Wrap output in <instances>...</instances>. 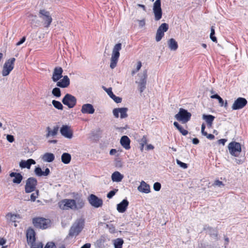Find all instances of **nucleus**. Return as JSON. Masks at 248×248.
<instances>
[{
	"instance_id": "obj_1",
	"label": "nucleus",
	"mask_w": 248,
	"mask_h": 248,
	"mask_svg": "<svg viewBox=\"0 0 248 248\" xmlns=\"http://www.w3.org/2000/svg\"><path fill=\"white\" fill-rule=\"evenodd\" d=\"M84 225V219H79L77 220L70 229L68 234L69 236L70 237H73L78 235L83 229Z\"/></svg>"
},
{
	"instance_id": "obj_2",
	"label": "nucleus",
	"mask_w": 248,
	"mask_h": 248,
	"mask_svg": "<svg viewBox=\"0 0 248 248\" xmlns=\"http://www.w3.org/2000/svg\"><path fill=\"white\" fill-rule=\"evenodd\" d=\"M121 48V43H118L116 44L113 48L110 63V67L111 69H114L117 65L118 59L120 57L119 51Z\"/></svg>"
},
{
	"instance_id": "obj_3",
	"label": "nucleus",
	"mask_w": 248,
	"mask_h": 248,
	"mask_svg": "<svg viewBox=\"0 0 248 248\" xmlns=\"http://www.w3.org/2000/svg\"><path fill=\"white\" fill-rule=\"evenodd\" d=\"M38 16L42 20L44 27L48 28L52 21L50 12L44 9H40Z\"/></svg>"
},
{
	"instance_id": "obj_4",
	"label": "nucleus",
	"mask_w": 248,
	"mask_h": 248,
	"mask_svg": "<svg viewBox=\"0 0 248 248\" xmlns=\"http://www.w3.org/2000/svg\"><path fill=\"white\" fill-rule=\"evenodd\" d=\"M191 114L187 110L180 108L177 114L175 115V118L179 121L185 124L189 121L191 118Z\"/></svg>"
},
{
	"instance_id": "obj_5",
	"label": "nucleus",
	"mask_w": 248,
	"mask_h": 248,
	"mask_svg": "<svg viewBox=\"0 0 248 248\" xmlns=\"http://www.w3.org/2000/svg\"><path fill=\"white\" fill-rule=\"evenodd\" d=\"M16 61L15 58H12L7 60L4 64L2 70V75L6 77L9 75L14 68V64Z\"/></svg>"
},
{
	"instance_id": "obj_6",
	"label": "nucleus",
	"mask_w": 248,
	"mask_h": 248,
	"mask_svg": "<svg viewBox=\"0 0 248 248\" xmlns=\"http://www.w3.org/2000/svg\"><path fill=\"white\" fill-rule=\"evenodd\" d=\"M228 150L232 155L238 156L241 152V144L239 142L232 141L228 145Z\"/></svg>"
},
{
	"instance_id": "obj_7",
	"label": "nucleus",
	"mask_w": 248,
	"mask_h": 248,
	"mask_svg": "<svg viewBox=\"0 0 248 248\" xmlns=\"http://www.w3.org/2000/svg\"><path fill=\"white\" fill-rule=\"evenodd\" d=\"M62 103L67 106L69 108H74L77 103V99L73 95L66 93L62 100Z\"/></svg>"
},
{
	"instance_id": "obj_8",
	"label": "nucleus",
	"mask_w": 248,
	"mask_h": 248,
	"mask_svg": "<svg viewBox=\"0 0 248 248\" xmlns=\"http://www.w3.org/2000/svg\"><path fill=\"white\" fill-rule=\"evenodd\" d=\"M37 185V179L34 177H30L27 181L25 186L26 193H29L34 191Z\"/></svg>"
},
{
	"instance_id": "obj_9",
	"label": "nucleus",
	"mask_w": 248,
	"mask_h": 248,
	"mask_svg": "<svg viewBox=\"0 0 248 248\" xmlns=\"http://www.w3.org/2000/svg\"><path fill=\"white\" fill-rule=\"evenodd\" d=\"M88 201L91 206L94 208H99L103 205V200L93 194L89 196Z\"/></svg>"
},
{
	"instance_id": "obj_10",
	"label": "nucleus",
	"mask_w": 248,
	"mask_h": 248,
	"mask_svg": "<svg viewBox=\"0 0 248 248\" xmlns=\"http://www.w3.org/2000/svg\"><path fill=\"white\" fill-rule=\"evenodd\" d=\"M72 200L74 201V210H78L84 207L85 201L81 195L77 194Z\"/></svg>"
},
{
	"instance_id": "obj_11",
	"label": "nucleus",
	"mask_w": 248,
	"mask_h": 248,
	"mask_svg": "<svg viewBox=\"0 0 248 248\" xmlns=\"http://www.w3.org/2000/svg\"><path fill=\"white\" fill-rule=\"evenodd\" d=\"M32 223L37 228L45 229L48 227V221L43 217H35L32 219Z\"/></svg>"
},
{
	"instance_id": "obj_12",
	"label": "nucleus",
	"mask_w": 248,
	"mask_h": 248,
	"mask_svg": "<svg viewBox=\"0 0 248 248\" xmlns=\"http://www.w3.org/2000/svg\"><path fill=\"white\" fill-rule=\"evenodd\" d=\"M153 12L155 15V19L156 21L162 18V12L161 8V0H156L153 5Z\"/></svg>"
},
{
	"instance_id": "obj_13",
	"label": "nucleus",
	"mask_w": 248,
	"mask_h": 248,
	"mask_svg": "<svg viewBox=\"0 0 248 248\" xmlns=\"http://www.w3.org/2000/svg\"><path fill=\"white\" fill-rule=\"evenodd\" d=\"M72 199H65L58 202V206L62 210H68L69 209L74 210Z\"/></svg>"
},
{
	"instance_id": "obj_14",
	"label": "nucleus",
	"mask_w": 248,
	"mask_h": 248,
	"mask_svg": "<svg viewBox=\"0 0 248 248\" xmlns=\"http://www.w3.org/2000/svg\"><path fill=\"white\" fill-rule=\"evenodd\" d=\"M169 29V25L166 23H162L158 28L156 31L155 40L159 42L164 36V32Z\"/></svg>"
},
{
	"instance_id": "obj_15",
	"label": "nucleus",
	"mask_w": 248,
	"mask_h": 248,
	"mask_svg": "<svg viewBox=\"0 0 248 248\" xmlns=\"http://www.w3.org/2000/svg\"><path fill=\"white\" fill-rule=\"evenodd\" d=\"M248 103L246 98L243 97H238L235 100L232 106V110H238L243 108Z\"/></svg>"
},
{
	"instance_id": "obj_16",
	"label": "nucleus",
	"mask_w": 248,
	"mask_h": 248,
	"mask_svg": "<svg viewBox=\"0 0 248 248\" xmlns=\"http://www.w3.org/2000/svg\"><path fill=\"white\" fill-rule=\"evenodd\" d=\"M127 111L128 108H115L113 109L112 112L115 118H118L119 116V113H120V118L124 119L128 116Z\"/></svg>"
},
{
	"instance_id": "obj_17",
	"label": "nucleus",
	"mask_w": 248,
	"mask_h": 248,
	"mask_svg": "<svg viewBox=\"0 0 248 248\" xmlns=\"http://www.w3.org/2000/svg\"><path fill=\"white\" fill-rule=\"evenodd\" d=\"M62 73L63 69L61 67H55L52 77L53 81L56 82L59 80L62 77Z\"/></svg>"
},
{
	"instance_id": "obj_18",
	"label": "nucleus",
	"mask_w": 248,
	"mask_h": 248,
	"mask_svg": "<svg viewBox=\"0 0 248 248\" xmlns=\"http://www.w3.org/2000/svg\"><path fill=\"white\" fill-rule=\"evenodd\" d=\"M60 133L62 136L67 139L73 137V132L70 127L67 125H63L60 129Z\"/></svg>"
},
{
	"instance_id": "obj_19",
	"label": "nucleus",
	"mask_w": 248,
	"mask_h": 248,
	"mask_svg": "<svg viewBox=\"0 0 248 248\" xmlns=\"http://www.w3.org/2000/svg\"><path fill=\"white\" fill-rule=\"evenodd\" d=\"M26 237L27 243L29 245L35 243V232L33 229L30 228L27 230Z\"/></svg>"
},
{
	"instance_id": "obj_20",
	"label": "nucleus",
	"mask_w": 248,
	"mask_h": 248,
	"mask_svg": "<svg viewBox=\"0 0 248 248\" xmlns=\"http://www.w3.org/2000/svg\"><path fill=\"white\" fill-rule=\"evenodd\" d=\"M70 83V79L67 76H64L63 78L57 81V87L65 88L68 87Z\"/></svg>"
},
{
	"instance_id": "obj_21",
	"label": "nucleus",
	"mask_w": 248,
	"mask_h": 248,
	"mask_svg": "<svg viewBox=\"0 0 248 248\" xmlns=\"http://www.w3.org/2000/svg\"><path fill=\"white\" fill-rule=\"evenodd\" d=\"M95 111L93 106L91 104H85L82 106L81 112L83 114H92Z\"/></svg>"
},
{
	"instance_id": "obj_22",
	"label": "nucleus",
	"mask_w": 248,
	"mask_h": 248,
	"mask_svg": "<svg viewBox=\"0 0 248 248\" xmlns=\"http://www.w3.org/2000/svg\"><path fill=\"white\" fill-rule=\"evenodd\" d=\"M129 202L126 199H124L120 203L117 205V210L121 213H124L127 209Z\"/></svg>"
},
{
	"instance_id": "obj_23",
	"label": "nucleus",
	"mask_w": 248,
	"mask_h": 248,
	"mask_svg": "<svg viewBox=\"0 0 248 248\" xmlns=\"http://www.w3.org/2000/svg\"><path fill=\"white\" fill-rule=\"evenodd\" d=\"M35 161L32 159H29L27 160H22L19 163V166L21 168H27L30 169L32 164H35Z\"/></svg>"
},
{
	"instance_id": "obj_24",
	"label": "nucleus",
	"mask_w": 248,
	"mask_h": 248,
	"mask_svg": "<svg viewBox=\"0 0 248 248\" xmlns=\"http://www.w3.org/2000/svg\"><path fill=\"white\" fill-rule=\"evenodd\" d=\"M120 143L121 145L126 150L130 148V140L127 136H123L120 140Z\"/></svg>"
},
{
	"instance_id": "obj_25",
	"label": "nucleus",
	"mask_w": 248,
	"mask_h": 248,
	"mask_svg": "<svg viewBox=\"0 0 248 248\" xmlns=\"http://www.w3.org/2000/svg\"><path fill=\"white\" fill-rule=\"evenodd\" d=\"M138 189L139 191L145 193H148L150 192V186L144 181L141 182L140 185L138 187Z\"/></svg>"
},
{
	"instance_id": "obj_26",
	"label": "nucleus",
	"mask_w": 248,
	"mask_h": 248,
	"mask_svg": "<svg viewBox=\"0 0 248 248\" xmlns=\"http://www.w3.org/2000/svg\"><path fill=\"white\" fill-rule=\"evenodd\" d=\"M9 176L11 177H14L13 182L15 184H19L23 180V176L20 173L12 172L10 173Z\"/></svg>"
},
{
	"instance_id": "obj_27",
	"label": "nucleus",
	"mask_w": 248,
	"mask_h": 248,
	"mask_svg": "<svg viewBox=\"0 0 248 248\" xmlns=\"http://www.w3.org/2000/svg\"><path fill=\"white\" fill-rule=\"evenodd\" d=\"M59 128V127L58 125L54 126L52 130L49 126L47 127L46 138H48L50 137H54L56 136L58 133Z\"/></svg>"
},
{
	"instance_id": "obj_28",
	"label": "nucleus",
	"mask_w": 248,
	"mask_h": 248,
	"mask_svg": "<svg viewBox=\"0 0 248 248\" xmlns=\"http://www.w3.org/2000/svg\"><path fill=\"white\" fill-rule=\"evenodd\" d=\"M34 173L37 176H47L50 173V170L48 168H46L45 171H42L41 168L39 167H36L34 169Z\"/></svg>"
},
{
	"instance_id": "obj_29",
	"label": "nucleus",
	"mask_w": 248,
	"mask_h": 248,
	"mask_svg": "<svg viewBox=\"0 0 248 248\" xmlns=\"http://www.w3.org/2000/svg\"><path fill=\"white\" fill-rule=\"evenodd\" d=\"M111 180L113 182H120L124 178V175L118 171H114L111 175Z\"/></svg>"
},
{
	"instance_id": "obj_30",
	"label": "nucleus",
	"mask_w": 248,
	"mask_h": 248,
	"mask_svg": "<svg viewBox=\"0 0 248 248\" xmlns=\"http://www.w3.org/2000/svg\"><path fill=\"white\" fill-rule=\"evenodd\" d=\"M169 48L172 51H175L178 47L177 42L173 38L169 39L168 41Z\"/></svg>"
},
{
	"instance_id": "obj_31",
	"label": "nucleus",
	"mask_w": 248,
	"mask_h": 248,
	"mask_svg": "<svg viewBox=\"0 0 248 248\" xmlns=\"http://www.w3.org/2000/svg\"><path fill=\"white\" fill-rule=\"evenodd\" d=\"M202 118L205 120L207 123V125L209 127H211L213 124V122L215 119V117L212 115H202Z\"/></svg>"
},
{
	"instance_id": "obj_32",
	"label": "nucleus",
	"mask_w": 248,
	"mask_h": 248,
	"mask_svg": "<svg viewBox=\"0 0 248 248\" xmlns=\"http://www.w3.org/2000/svg\"><path fill=\"white\" fill-rule=\"evenodd\" d=\"M54 159L55 156L52 153H46L43 155L42 157L43 160L47 162H51L54 160Z\"/></svg>"
},
{
	"instance_id": "obj_33",
	"label": "nucleus",
	"mask_w": 248,
	"mask_h": 248,
	"mask_svg": "<svg viewBox=\"0 0 248 248\" xmlns=\"http://www.w3.org/2000/svg\"><path fill=\"white\" fill-rule=\"evenodd\" d=\"M62 161L64 164H69L71 160V156L69 153H64L61 156Z\"/></svg>"
},
{
	"instance_id": "obj_34",
	"label": "nucleus",
	"mask_w": 248,
	"mask_h": 248,
	"mask_svg": "<svg viewBox=\"0 0 248 248\" xmlns=\"http://www.w3.org/2000/svg\"><path fill=\"white\" fill-rule=\"evenodd\" d=\"M139 79L136 82H142L146 83L147 78V71L146 70H144L142 73L139 75Z\"/></svg>"
},
{
	"instance_id": "obj_35",
	"label": "nucleus",
	"mask_w": 248,
	"mask_h": 248,
	"mask_svg": "<svg viewBox=\"0 0 248 248\" xmlns=\"http://www.w3.org/2000/svg\"><path fill=\"white\" fill-rule=\"evenodd\" d=\"M124 240L122 238H117L113 240V245L115 248H122Z\"/></svg>"
},
{
	"instance_id": "obj_36",
	"label": "nucleus",
	"mask_w": 248,
	"mask_h": 248,
	"mask_svg": "<svg viewBox=\"0 0 248 248\" xmlns=\"http://www.w3.org/2000/svg\"><path fill=\"white\" fill-rule=\"evenodd\" d=\"M52 104L53 106L58 109L62 110L63 108L62 104L60 101L53 100L52 101Z\"/></svg>"
},
{
	"instance_id": "obj_37",
	"label": "nucleus",
	"mask_w": 248,
	"mask_h": 248,
	"mask_svg": "<svg viewBox=\"0 0 248 248\" xmlns=\"http://www.w3.org/2000/svg\"><path fill=\"white\" fill-rule=\"evenodd\" d=\"M52 94L56 97H60L61 96V91L59 88L55 87L52 91Z\"/></svg>"
},
{
	"instance_id": "obj_38",
	"label": "nucleus",
	"mask_w": 248,
	"mask_h": 248,
	"mask_svg": "<svg viewBox=\"0 0 248 248\" xmlns=\"http://www.w3.org/2000/svg\"><path fill=\"white\" fill-rule=\"evenodd\" d=\"M215 30L214 29V27H212L211 29V33H210V38L212 40V41H213L214 42H217V39L215 36Z\"/></svg>"
},
{
	"instance_id": "obj_39",
	"label": "nucleus",
	"mask_w": 248,
	"mask_h": 248,
	"mask_svg": "<svg viewBox=\"0 0 248 248\" xmlns=\"http://www.w3.org/2000/svg\"><path fill=\"white\" fill-rule=\"evenodd\" d=\"M138 84L139 89L140 93H142L146 88V83L137 82Z\"/></svg>"
},
{
	"instance_id": "obj_40",
	"label": "nucleus",
	"mask_w": 248,
	"mask_h": 248,
	"mask_svg": "<svg viewBox=\"0 0 248 248\" xmlns=\"http://www.w3.org/2000/svg\"><path fill=\"white\" fill-rule=\"evenodd\" d=\"M118 191V189H114L113 190L110 191L107 194V198H108V199L112 198L115 195V194Z\"/></svg>"
},
{
	"instance_id": "obj_41",
	"label": "nucleus",
	"mask_w": 248,
	"mask_h": 248,
	"mask_svg": "<svg viewBox=\"0 0 248 248\" xmlns=\"http://www.w3.org/2000/svg\"><path fill=\"white\" fill-rule=\"evenodd\" d=\"M31 245V248H43V244L42 242L34 243Z\"/></svg>"
},
{
	"instance_id": "obj_42",
	"label": "nucleus",
	"mask_w": 248,
	"mask_h": 248,
	"mask_svg": "<svg viewBox=\"0 0 248 248\" xmlns=\"http://www.w3.org/2000/svg\"><path fill=\"white\" fill-rule=\"evenodd\" d=\"M209 231H210V234L213 237H214L215 239H217V231L213 229V228H210L209 229Z\"/></svg>"
},
{
	"instance_id": "obj_43",
	"label": "nucleus",
	"mask_w": 248,
	"mask_h": 248,
	"mask_svg": "<svg viewBox=\"0 0 248 248\" xmlns=\"http://www.w3.org/2000/svg\"><path fill=\"white\" fill-rule=\"evenodd\" d=\"M176 163L177 164L179 165L181 168L186 169L187 168L188 166L187 164L186 163H185L184 162H181L180 160L177 159L176 160Z\"/></svg>"
},
{
	"instance_id": "obj_44",
	"label": "nucleus",
	"mask_w": 248,
	"mask_h": 248,
	"mask_svg": "<svg viewBox=\"0 0 248 248\" xmlns=\"http://www.w3.org/2000/svg\"><path fill=\"white\" fill-rule=\"evenodd\" d=\"M161 187V185L159 182H155L154 184L153 188L156 191H158L160 190Z\"/></svg>"
},
{
	"instance_id": "obj_45",
	"label": "nucleus",
	"mask_w": 248,
	"mask_h": 248,
	"mask_svg": "<svg viewBox=\"0 0 248 248\" xmlns=\"http://www.w3.org/2000/svg\"><path fill=\"white\" fill-rule=\"evenodd\" d=\"M214 186H217L218 187H222L224 186V184L223 183V182L222 181H220L218 180H216L214 184H213Z\"/></svg>"
},
{
	"instance_id": "obj_46",
	"label": "nucleus",
	"mask_w": 248,
	"mask_h": 248,
	"mask_svg": "<svg viewBox=\"0 0 248 248\" xmlns=\"http://www.w3.org/2000/svg\"><path fill=\"white\" fill-rule=\"evenodd\" d=\"M38 196V190H37L35 193H32L31 195V201L34 202Z\"/></svg>"
},
{
	"instance_id": "obj_47",
	"label": "nucleus",
	"mask_w": 248,
	"mask_h": 248,
	"mask_svg": "<svg viewBox=\"0 0 248 248\" xmlns=\"http://www.w3.org/2000/svg\"><path fill=\"white\" fill-rule=\"evenodd\" d=\"M177 129L184 136H186L188 134V131L184 129L181 125Z\"/></svg>"
},
{
	"instance_id": "obj_48",
	"label": "nucleus",
	"mask_w": 248,
	"mask_h": 248,
	"mask_svg": "<svg viewBox=\"0 0 248 248\" xmlns=\"http://www.w3.org/2000/svg\"><path fill=\"white\" fill-rule=\"evenodd\" d=\"M103 88L107 93L109 97L113 94L111 88H107L103 86Z\"/></svg>"
},
{
	"instance_id": "obj_49",
	"label": "nucleus",
	"mask_w": 248,
	"mask_h": 248,
	"mask_svg": "<svg viewBox=\"0 0 248 248\" xmlns=\"http://www.w3.org/2000/svg\"><path fill=\"white\" fill-rule=\"evenodd\" d=\"M147 143V139L146 136H144L140 140V144L145 145Z\"/></svg>"
},
{
	"instance_id": "obj_50",
	"label": "nucleus",
	"mask_w": 248,
	"mask_h": 248,
	"mask_svg": "<svg viewBox=\"0 0 248 248\" xmlns=\"http://www.w3.org/2000/svg\"><path fill=\"white\" fill-rule=\"evenodd\" d=\"M107 228L109 229L110 232L114 233L115 232V227L113 225H107Z\"/></svg>"
},
{
	"instance_id": "obj_51",
	"label": "nucleus",
	"mask_w": 248,
	"mask_h": 248,
	"mask_svg": "<svg viewBox=\"0 0 248 248\" xmlns=\"http://www.w3.org/2000/svg\"><path fill=\"white\" fill-rule=\"evenodd\" d=\"M6 139L9 142H14L15 139L13 135H7L6 136Z\"/></svg>"
},
{
	"instance_id": "obj_52",
	"label": "nucleus",
	"mask_w": 248,
	"mask_h": 248,
	"mask_svg": "<svg viewBox=\"0 0 248 248\" xmlns=\"http://www.w3.org/2000/svg\"><path fill=\"white\" fill-rule=\"evenodd\" d=\"M54 247H55V245L53 242H48L44 248H54Z\"/></svg>"
},
{
	"instance_id": "obj_53",
	"label": "nucleus",
	"mask_w": 248,
	"mask_h": 248,
	"mask_svg": "<svg viewBox=\"0 0 248 248\" xmlns=\"http://www.w3.org/2000/svg\"><path fill=\"white\" fill-rule=\"evenodd\" d=\"M205 125L204 124H202V128H201V132H202V133L203 135L205 136H207L208 133L205 132L204 131L205 130Z\"/></svg>"
},
{
	"instance_id": "obj_54",
	"label": "nucleus",
	"mask_w": 248,
	"mask_h": 248,
	"mask_svg": "<svg viewBox=\"0 0 248 248\" xmlns=\"http://www.w3.org/2000/svg\"><path fill=\"white\" fill-rule=\"evenodd\" d=\"M139 27L140 28L143 27L145 25V20L144 19L142 20H138Z\"/></svg>"
},
{
	"instance_id": "obj_55",
	"label": "nucleus",
	"mask_w": 248,
	"mask_h": 248,
	"mask_svg": "<svg viewBox=\"0 0 248 248\" xmlns=\"http://www.w3.org/2000/svg\"><path fill=\"white\" fill-rule=\"evenodd\" d=\"M16 215H14V214H12V213H8L7 214V215H6V217L9 218L10 217V219L11 220H13V219H16Z\"/></svg>"
},
{
	"instance_id": "obj_56",
	"label": "nucleus",
	"mask_w": 248,
	"mask_h": 248,
	"mask_svg": "<svg viewBox=\"0 0 248 248\" xmlns=\"http://www.w3.org/2000/svg\"><path fill=\"white\" fill-rule=\"evenodd\" d=\"M25 40H26V37L25 36L23 37L20 39V40L16 44V46H18L21 45V44H22L23 43L25 42Z\"/></svg>"
},
{
	"instance_id": "obj_57",
	"label": "nucleus",
	"mask_w": 248,
	"mask_h": 248,
	"mask_svg": "<svg viewBox=\"0 0 248 248\" xmlns=\"http://www.w3.org/2000/svg\"><path fill=\"white\" fill-rule=\"evenodd\" d=\"M206 137L210 140H212L215 139V136L212 134H208Z\"/></svg>"
},
{
	"instance_id": "obj_58",
	"label": "nucleus",
	"mask_w": 248,
	"mask_h": 248,
	"mask_svg": "<svg viewBox=\"0 0 248 248\" xmlns=\"http://www.w3.org/2000/svg\"><path fill=\"white\" fill-rule=\"evenodd\" d=\"M6 240L3 238H0V246H3L6 243Z\"/></svg>"
},
{
	"instance_id": "obj_59",
	"label": "nucleus",
	"mask_w": 248,
	"mask_h": 248,
	"mask_svg": "<svg viewBox=\"0 0 248 248\" xmlns=\"http://www.w3.org/2000/svg\"><path fill=\"white\" fill-rule=\"evenodd\" d=\"M122 98L120 97H118L117 96L115 99L114 100V101L117 103H121L122 102Z\"/></svg>"
},
{
	"instance_id": "obj_60",
	"label": "nucleus",
	"mask_w": 248,
	"mask_h": 248,
	"mask_svg": "<svg viewBox=\"0 0 248 248\" xmlns=\"http://www.w3.org/2000/svg\"><path fill=\"white\" fill-rule=\"evenodd\" d=\"M217 100H218V102H219V103L220 104V106H221V107L223 106V105H224V101L222 99V98L221 97H220L219 98H218Z\"/></svg>"
},
{
	"instance_id": "obj_61",
	"label": "nucleus",
	"mask_w": 248,
	"mask_h": 248,
	"mask_svg": "<svg viewBox=\"0 0 248 248\" xmlns=\"http://www.w3.org/2000/svg\"><path fill=\"white\" fill-rule=\"evenodd\" d=\"M226 141L227 140L224 139H220L218 140V143L222 144L223 145H224Z\"/></svg>"
},
{
	"instance_id": "obj_62",
	"label": "nucleus",
	"mask_w": 248,
	"mask_h": 248,
	"mask_svg": "<svg viewBox=\"0 0 248 248\" xmlns=\"http://www.w3.org/2000/svg\"><path fill=\"white\" fill-rule=\"evenodd\" d=\"M141 66H142L141 62H138L137 67H136L137 71H138L140 69Z\"/></svg>"
},
{
	"instance_id": "obj_63",
	"label": "nucleus",
	"mask_w": 248,
	"mask_h": 248,
	"mask_svg": "<svg viewBox=\"0 0 248 248\" xmlns=\"http://www.w3.org/2000/svg\"><path fill=\"white\" fill-rule=\"evenodd\" d=\"M192 142L194 144H198L199 143V140L197 138H194L192 140Z\"/></svg>"
},
{
	"instance_id": "obj_64",
	"label": "nucleus",
	"mask_w": 248,
	"mask_h": 248,
	"mask_svg": "<svg viewBox=\"0 0 248 248\" xmlns=\"http://www.w3.org/2000/svg\"><path fill=\"white\" fill-rule=\"evenodd\" d=\"M91 247V244L90 243H86L84 244L83 246H82L80 248H90Z\"/></svg>"
}]
</instances>
